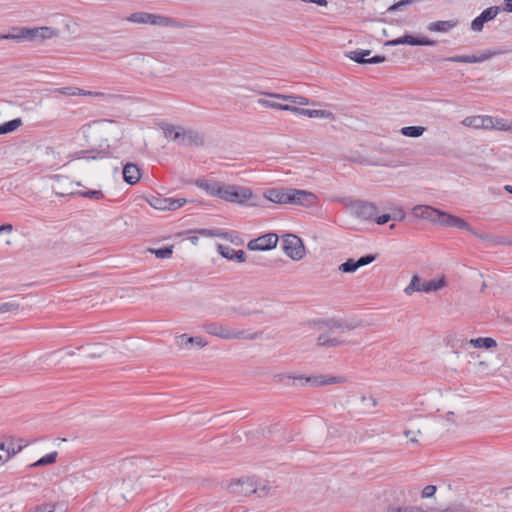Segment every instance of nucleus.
<instances>
[{"label":"nucleus","instance_id":"f257e3e1","mask_svg":"<svg viewBox=\"0 0 512 512\" xmlns=\"http://www.w3.org/2000/svg\"><path fill=\"white\" fill-rule=\"evenodd\" d=\"M13 33H7V40H15V41H43L45 39H50L57 35V31L52 27H13Z\"/></svg>","mask_w":512,"mask_h":512},{"label":"nucleus","instance_id":"f03ea898","mask_svg":"<svg viewBox=\"0 0 512 512\" xmlns=\"http://www.w3.org/2000/svg\"><path fill=\"white\" fill-rule=\"evenodd\" d=\"M204 331L210 335L224 340L249 339L254 340L259 337V333H250L246 330H235L220 322H205L202 326Z\"/></svg>","mask_w":512,"mask_h":512},{"label":"nucleus","instance_id":"7ed1b4c3","mask_svg":"<svg viewBox=\"0 0 512 512\" xmlns=\"http://www.w3.org/2000/svg\"><path fill=\"white\" fill-rule=\"evenodd\" d=\"M127 21L161 27L184 28L186 26L184 23L174 18L148 12L132 13L127 17Z\"/></svg>","mask_w":512,"mask_h":512},{"label":"nucleus","instance_id":"20e7f679","mask_svg":"<svg viewBox=\"0 0 512 512\" xmlns=\"http://www.w3.org/2000/svg\"><path fill=\"white\" fill-rule=\"evenodd\" d=\"M274 381L278 383H283L285 385L289 384V380L293 379L294 381H299L302 386L306 384H310L311 386H323L335 383H341L343 379L341 377H326L323 375L319 376H296L286 373L276 374L273 377Z\"/></svg>","mask_w":512,"mask_h":512},{"label":"nucleus","instance_id":"39448f33","mask_svg":"<svg viewBox=\"0 0 512 512\" xmlns=\"http://www.w3.org/2000/svg\"><path fill=\"white\" fill-rule=\"evenodd\" d=\"M252 195L253 193L250 188L223 184L219 198L231 203L243 204L250 200Z\"/></svg>","mask_w":512,"mask_h":512},{"label":"nucleus","instance_id":"423d86ee","mask_svg":"<svg viewBox=\"0 0 512 512\" xmlns=\"http://www.w3.org/2000/svg\"><path fill=\"white\" fill-rule=\"evenodd\" d=\"M282 249L288 257L295 261H299L305 256V246L302 240L293 234L283 236Z\"/></svg>","mask_w":512,"mask_h":512},{"label":"nucleus","instance_id":"0eeeda50","mask_svg":"<svg viewBox=\"0 0 512 512\" xmlns=\"http://www.w3.org/2000/svg\"><path fill=\"white\" fill-rule=\"evenodd\" d=\"M288 204L312 207L317 203V196L309 191L295 188L288 189Z\"/></svg>","mask_w":512,"mask_h":512},{"label":"nucleus","instance_id":"6e6552de","mask_svg":"<svg viewBox=\"0 0 512 512\" xmlns=\"http://www.w3.org/2000/svg\"><path fill=\"white\" fill-rule=\"evenodd\" d=\"M351 209L356 217L363 220H373L378 213V208L374 203L363 200L352 202Z\"/></svg>","mask_w":512,"mask_h":512},{"label":"nucleus","instance_id":"1a4fd4ad","mask_svg":"<svg viewBox=\"0 0 512 512\" xmlns=\"http://www.w3.org/2000/svg\"><path fill=\"white\" fill-rule=\"evenodd\" d=\"M278 240L279 238L277 234L267 233L265 235L250 240L247 244V248L249 250L259 251L271 250L276 247Z\"/></svg>","mask_w":512,"mask_h":512},{"label":"nucleus","instance_id":"9d476101","mask_svg":"<svg viewBox=\"0 0 512 512\" xmlns=\"http://www.w3.org/2000/svg\"><path fill=\"white\" fill-rule=\"evenodd\" d=\"M230 491L237 495L248 496L258 492V482L254 478L239 479L230 484Z\"/></svg>","mask_w":512,"mask_h":512},{"label":"nucleus","instance_id":"9b49d317","mask_svg":"<svg viewBox=\"0 0 512 512\" xmlns=\"http://www.w3.org/2000/svg\"><path fill=\"white\" fill-rule=\"evenodd\" d=\"M500 12L499 6H491L483 10L479 16L471 22V30L475 32H480L483 30L484 24L493 20L498 13Z\"/></svg>","mask_w":512,"mask_h":512},{"label":"nucleus","instance_id":"f8f14e48","mask_svg":"<svg viewBox=\"0 0 512 512\" xmlns=\"http://www.w3.org/2000/svg\"><path fill=\"white\" fill-rule=\"evenodd\" d=\"M392 45H412V46H436L437 41L429 39L425 36H414L405 34L402 37L391 41Z\"/></svg>","mask_w":512,"mask_h":512},{"label":"nucleus","instance_id":"ddd939ff","mask_svg":"<svg viewBox=\"0 0 512 512\" xmlns=\"http://www.w3.org/2000/svg\"><path fill=\"white\" fill-rule=\"evenodd\" d=\"M370 54L371 50L357 49L354 51H350L349 53L346 54V56L359 64H378L386 60V57L382 55H375L371 58H366Z\"/></svg>","mask_w":512,"mask_h":512},{"label":"nucleus","instance_id":"4468645a","mask_svg":"<svg viewBox=\"0 0 512 512\" xmlns=\"http://www.w3.org/2000/svg\"><path fill=\"white\" fill-rule=\"evenodd\" d=\"M497 55L496 51H485L479 55H456L444 58L445 61L456 63H480Z\"/></svg>","mask_w":512,"mask_h":512},{"label":"nucleus","instance_id":"2eb2a0df","mask_svg":"<svg viewBox=\"0 0 512 512\" xmlns=\"http://www.w3.org/2000/svg\"><path fill=\"white\" fill-rule=\"evenodd\" d=\"M287 111L292 112L294 114L307 116L309 118L334 119V114L327 110L306 109V108L297 107L295 105H288Z\"/></svg>","mask_w":512,"mask_h":512},{"label":"nucleus","instance_id":"dca6fc26","mask_svg":"<svg viewBox=\"0 0 512 512\" xmlns=\"http://www.w3.org/2000/svg\"><path fill=\"white\" fill-rule=\"evenodd\" d=\"M187 200L185 198H154L151 205L159 210H176L182 207Z\"/></svg>","mask_w":512,"mask_h":512},{"label":"nucleus","instance_id":"f3484780","mask_svg":"<svg viewBox=\"0 0 512 512\" xmlns=\"http://www.w3.org/2000/svg\"><path fill=\"white\" fill-rule=\"evenodd\" d=\"M195 185L210 196L218 197L221 193L222 183L215 180L197 179Z\"/></svg>","mask_w":512,"mask_h":512},{"label":"nucleus","instance_id":"a211bd4d","mask_svg":"<svg viewBox=\"0 0 512 512\" xmlns=\"http://www.w3.org/2000/svg\"><path fill=\"white\" fill-rule=\"evenodd\" d=\"M288 189L289 188H271L264 193V196L273 203L288 204Z\"/></svg>","mask_w":512,"mask_h":512},{"label":"nucleus","instance_id":"6ab92c4d","mask_svg":"<svg viewBox=\"0 0 512 512\" xmlns=\"http://www.w3.org/2000/svg\"><path fill=\"white\" fill-rule=\"evenodd\" d=\"M218 251L222 257L228 260H235L239 263L246 261V254L243 250H235L230 246L219 244Z\"/></svg>","mask_w":512,"mask_h":512},{"label":"nucleus","instance_id":"aec40b11","mask_svg":"<svg viewBox=\"0 0 512 512\" xmlns=\"http://www.w3.org/2000/svg\"><path fill=\"white\" fill-rule=\"evenodd\" d=\"M261 94L266 95L270 98L279 99L283 101H287L296 105L306 106L310 104V100L307 97L300 95H285L279 93H270V92H261Z\"/></svg>","mask_w":512,"mask_h":512},{"label":"nucleus","instance_id":"412c9836","mask_svg":"<svg viewBox=\"0 0 512 512\" xmlns=\"http://www.w3.org/2000/svg\"><path fill=\"white\" fill-rule=\"evenodd\" d=\"M439 210L428 205H418L413 208V214L422 219L429 220L431 222L437 221Z\"/></svg>","mask_w":512,"mask_h":512},{"label":"nucleus","instance_id":"4be33fe9","mask_svg":"<svg viewBox=\"0 0 512 512\" xmlns=\"http://www.w3.org/2000/svg\"><path fill=\"white\" fill-rule=\"evenodd\" d=\"M179 142L183 145H203L204 139L202 134L194 130H181Z\"/></svg>","mask_w":512,"mask_h":512},{"label":"nucleus","instance_id":"5701e85b","mask_svg":"<svg viewBox=\"0 0 512 512\" xmlns=\"http://www.w3.org/2000/svg\"><path fill=\"white\" fill-rule=\"evenodd\" d=\"M141 177L140 169L133 163H127L123 167V179L130 185L136 184Z\"/></svg>","mask_w":512,"mask_h":512},{"label":"nucleus","instance_id":"b1692460","mask_svg":"<svg viewBox=\"0 0 512 512\" xmlns=\"http://www.w3.org/2000/svg\"><path fill=\"white\" fill-rule=\"evenodd\" d=\"M458 24L457 20H444L436 21L428 24L427 29L431 32L446 33L456 27Z\"/></svg>","mask_w":512,"mask_h":512},{"label":"nucleus","instance_id":"393cba45","mask_svg":"<svg viewBox=\"0 0 512 512\" xmlns=\"http://www.w3.org/2000/svg\"><path fill=\"white\" fill-rule=\"evenodd\" d=\"M77 158H86L88 160L103 159L110 156V152L106 149L102 150H81L76 153Z\"/></svg>","mask_w":512,"mask_h":512},{"label":"nucleus","instance_id":"a878e982","mask_svg":"<svg viewBox=\"0 0 512 512\" xmlns=\"http://www.w3.org/2000/svg\"><path fill=\"white\" fill-rule=\"evenodd\" d=\"M343 344V341L328 334H320L317 338V345L320 347H336Z\"/></svg>","mask_w":512,"mask_h":512},{"label":"nucleus","instance_id":"bb28decb","mask_svg":"<svg viewBox=\"0 0 512 512\" xmlns=\"http://www.w3.org/2000/svg\"><path fill=\"white\" fill-rule=\"evenodd\" d=\"M81 92H82V94H81L82 96L97 97V98H100V99H102L103 101H105L107 103L111 102L114 99H118V98L122 97V96L116 95V94H110V93H105V92H96V91H88V90H84V89H81Z\"/></svg>","mask_w":512,"mask_h":512},{"label":"nucleus","instance_id":"cd10ccee","mask_svg":"<svg viewBox=\"0 0 512 512\" xmlns=\"http://www.w3.org/2000/svg\"><path fill=\"white\" fill-rule=\"evenodd\" d=\"M471 345H473L475 348H486L490 349L497 345L496 341L493 338L490 337H479L476 339H471L469 341Z\"/></svg>","mask_w":512,"mask_h":512},{"label":"nucleus","instance_id":"c85d7f7f","mask_svg":"<svg viewBox=\"0 0 512 512\" xmlns=\"http://www.w3.org/2000/svg\"><path fill=\"white\" fill-rule=\"evenodd\" d=\"M446 282L444 277L438 280H431L422 284L423 292L429 293L432 291H437L445 286Z\"/></svg>","mask_w":512,"mask_h":512},{"label":"nucleus","instance_id":"c756f323","mask_svg":"<svg viewBox=\"0 0 512 512\" xmlns=\"http://www.w3.org/2000/svg\"><path fill=\"white\" fill-rule=\"evenodd\" d=\"M425 128L422 126H406L401 129V134L406 137L417 138L423 135Z\"/></svg>","mask_w":512,"mask_h":512},{"label":"nucleus","instance_id":"7c9ffc66","mask_svg":"<svg viewBox=\"0 0 512 512\" xmlns=\"http://www.w3.org/2000/svg\"><path fill=\"white\" fill-rule=\"evenodd\" d=\"M330 330H344L351 329L352 327L346 325L341 319L331 318L322 322Z\"/></svg>","mask_w":512,"mask_h":512},{"label":"nucleus","instance_id":"2f4dec72","mask_svg":"<svg viewBox=\"0 0 512 512\" xmlns=\"http://www.w3.org/2000/svg\"><path fill=\"white\" fill-rule=\"evenodd\" d=\"M22 125V120L20 118H16L10 121H7L3 124H0V134L10 133Z\"/></svg>","mask_w":512,"mask_h":512},{"label":"nucleus","instance_id":"473e14b6","mask_svg":"<svg viewBox=\"0 0 512 512\" xmlns=\"http://www.w3.org/2000/svg\"><path fill=\"white\" fill-rule=\"evenodd\" d=\"M456 217L457 216H455V215H451L449 213H446V212H443V211L439 210L436 223H439V224H441L442 226H445V227H453L454 226V222L456 220Z\"/></svg>","mask_w":512,"mask_h":512},{"label":"nucleus","instance_id":"72a5a7b5","mask_svg":"<svg viewBox=\"0 0 512 512\" xmlns=\"http://www.w3.org/2000/svg\"><path fill=\"white\" fill-rule=\"evenodd\" d=\"M57 456H58V452L53 451V452L43 456L42 458H40L36 462L32 463L30 465V467H39V466H46V465L53 464V463L56 462Z\"/></svg>","mask_w":512,"mask_h":512},{"label":"nucleus","instance_id":"f704fd0d","mask_svg":"<svg viewBox=\"0 0 512 512\" xmlns=\"http://www.w3.org/2000/svg\"><path fill=\"white\" fill-rule=\"evenodd\" d=\"M422 284L418 275H414L409 285L404 289L406 295H412L413 292H423Z\"/></svg>","mask_w":512,"mask_h":512},{"label":"nucleus","instance_id":"c9c22d12","mask_svg":"<svg viewBox=\"0 0 512 512\" xmlns=\"http://www.w3.org/2000/svg\"><path fill=\"white\" fill-rule=\"evenodd\" d=\"M482 115H476V116H468L462 120V125L466 127H471L474 129H481L482 125Z\"/></svg>","mask_w":512,"mask_h":512},{"label":"nucleus","instance_id":"e433bc0d","mask_svg":"<svg viewBox=\"0 0 512 512\" xmlns=\"http://www.w3.org/2000/svg\"><path fill=\"white\" fill-rule=\"evenodd\" d=\"M257 103L266 108L283 110V111H287V106H288V104H280V103L272 102V101H269V100H266L263 98L258 99Z\"/></svg>","mask_w":512,"mask_h":512},{"label":"nucleus","instance_id":"4c0bfd02","mask_svg":"<svg viewBox=\"0 0 512 512\" xmlns=\"http://www.w3.org/2000/svg\"><path fill=\"white\" fill-rule=\"evenodd\" d=\"M339 271L343 273H354L358 268L356 266V262L353 258H349L345 262L339 265Z\"/></svg>","mask_w":512,"mask_h":512},{"label":"nucleus","instance_id":"58836bf2","mask_svg":"<svg viewBox=\"0 0 512 512\" xmlns=\"http://www.w3.org/2000/svg\"><path fill=\"white\" fill-rule=\"evenodd\" d=\"M76 194L81 197L90 198L94 200H100L104 198V194L101 190L78 191Z\"/></svg>","mask_w":512,"mask_h":512},{"label":"nucleus","instance_id":"ea45409f","mask_svg":"<svg viewBox=\"0 0 512 512\" xmlns=\"http://www.w3.org/2000/svg\"><path fill=\"white\" fill-rule=\"evenodd\" d=\"M181 340H186V344H196L199 347H205L208 343L202 337H188L186 334H182L178 337Z\"/></svg>","mask_w":512,"mask_h":512},{"label":"nucleus","instance_id":"a19ab883","mask_svg":"<svg viewBox=\"0 0 512 512\" xmlns=\"http://www.w3.org/2000/svg\"><path fill=\"white\" fill-rule=\"evenodd\" d=\"M181 128L179 130H176V128L172 125H168L166 128H164V134L167 138H170L174 141H179L181 137Z\"/></svg>","mask_w":512,"mask_h":512},{"label":"nucleus","instance_id":"79ce46f5","mask_svg":"<svg viewBox=\"0 0 512 512\" xmlns=\"http://www.w3.org/2000/svg\"><path fill=\"white\" fill-rule=\"evenodd\" d=\"M151 252L154 253L157 258L166 259L172 256L173 250L172 247H163L151 250Z\"/></svg>","mask_w":512,"mask_h":512},{"label":"nucleus","instance_id":"37998d69","mask_svg":"<svg viewBox=\"0 0 512 512\" xmlns=\"http://www.w3.org/2000/svg\"><path fill=\"white\" fill-rule=\"evenodd\" d=\"M453 227H456L458 229L465 230L472 234L477 235L476 232L474 231V229L471 227V225L469 223H467L464 219H462L458 216L456 217Z\"/></svg>","mask_w":512,"mask_h":512},{"label":"nucleus","instance_id":"c03bdc74","mask_svg":"<svg viewBox=\"0 0 512 512\" xmlns=\"http://www.w3.org/2000/svg\"><path fill=\"white\" fill-rule=\"evenodd\" d=\"M55 92L69 96H76L82 94L81 89L77 87H61L57 88Z\"/></svg>","mask_w":512,"mask_h":512},{"label":"nucleus","instance_id":"a18cd8bd","mask_svg":"<svg viewBox=\"0 0 512 512\" xmlns=\"http://www.w3.org/2000/svg\"><path fill=\"white\" fill-rule=\"evenodd\" d=\"M376 260V255L374 254H367L362 257H360L358 260H355L357 268L366 266Z\"/></svg>","mask_w":512,"mask_h":512},{"label":"nucleus","instance_id":"49530a36","mask_svg":"<svg viewBox=\"0 0 512 512\" xmlns=\"http://www.w3.org/2000/svg\"><path fill=\"white\" fill-rule=\"evenodd\" d=\"M19 308V304L15 302H5L0 304V313L15 311Z\"/></svg>","mask_w":512,"mask_h":512},{"label":"nucleus","instance_id":"de8ad7c7","mask_svg":"<svg viewBox=\"0 0 512 512\" xmlns=\"http://www.w3.org/2000/svg\"><path fill=\"white\" fill-rule=\"evenodd\" d=\"M482 120L481 129H494L495 121L492 116L482 115Z\"/></svg>","mask_w":512,"mask_h":512},{"label":"nucleus","instance_id":"09e8293b","mask_svg":"<svg viewBox=\"0 0 512 512\" xmlns=\"http://www.w3.org/2000/svg\"><path fill=\"white\" fill-rule=\"evenodd\" d=\"M391 220L403 221L406 217V213L402 208H396L390 213Z\"/></svg>","mask_w":512,"mask_h":512},{"label":"nucleus","instance_id":"8fccbe9b","mask_svg":"<svg viewBox=\"0 0 512 512\" xmlns=\"http://www.w3.org/2000/svg\"><path fill=\"white\" fill-rule=\"evenodd\" d=\"M195 232L204 237H216L221 235L219 230L215 229H197Z\"/></svg>","mask_w":512,"mask_h":512},{"label":"nucleus","instance_id":"3c124183","mask_svg":"<svg viewBox=\"0 0 512 512\" xmlns=\"http://www.w3.org/2000/svg\"><path fill=\"white\" fill-rule=\"evenodd\" d=\"M436 493V486L434 485H427L422 490V497L423 498H429L432 497Z\"/></svg>","mask_w":512,"mask_h":512},{"label":"nucleus","instance_id":"603ef678","mask_svg":"<svg viewBox=\"0 0 512 512\" xmlns=\"http://www.w3.org/2000/svg\"><path fill=\"white\" fill-rule=\"evenodd\" d=\"M373 220H375V222L379 225H384V224L388 223L389 221H391L390 213L383 214L380 216L376 215L375 218H373Z\"/></svg>","mask_w":512,"mask_h":512},{"label":"nucleus","instance_id":"864d4df0","mask_svg":"<svg viewBox=\"0 0 512 512\" xmlns=\"http://www.w3.org/2000/svg\"><path fill=\"white\" fill-rule=\"evenodd\" d=\"M494 121H495V126L494 128L496 129H499V130H504V131H507V130H511L512 128L510 126H508L505 121L503 119H498V118H494Z\"/></svg>","mask_w":512,"mask_h":512},{"label":"nucleus","instance_id":"5fc2aeb1","mask_svg":"<svg viewBox=\"0 0 512 512\" xmlns=\"http://www.w3.org/2000/svg\"><path fill=\"white\" fill-rule=\"evenodd\" d=\"M38 512H54L55 506L51 503H45L36 507Z\"/></svg>","mask_w":512,"mask_h":512},{"label":"nucleus","instance_id":"6e6d98bb","mask_svg":"<svg viewBox=\"0 0 512 512\" xmlns=\"http://www.w3.org/2000/svg\"><path fill=\"white\" fill-rule=\"evenodd\" d=\"M269 490H270L269 485H267V484L259 485L258 484V492L256 494H258L260 497H264V496L268 495Z\"/></svg>","mask_w":512,"mask_h":512},{"label":"nucleus","instance_id":"4d7b16f0","mask_svg":"<svg viewBox=\"0 0 512 512\" xmlns=\"http://www.w3.org/2000/svg\"><path fill=\"white\" fill-rule=\"evenodd\" d=\"M503 10L508 13H512V0H504Z\"/></svg>","mask_w":512,"mask_h":512},{"label":"nucleus","instance_id":"13d9d810","mask_svg":"<svg viewBox=\"0 0 512 512\" xmlns=\"http://www.w3.org/2000/svg\"><path fill=\"white\" fill-rule=\"evenodd\" d=\"M11 458L10 449H7V454L2 455L0 454V466L3 465L6 461H8Z\"/></svg>","mask_w":512,"mask_h":512},{"label":"nucleus","instance_id":"bf43d9fd","mask_svg":"<svg viewBox=\"0 0 512 512\" xmlns=\"http://www.w3.org/2000/svg\"><path fill=\"white\" fill-rule=\"evenodd\" d=\"M12 229H13V226L11 224L0 225V234L3 232H11Z\"/></svg>","mask_w":512,"mask_h":512},{"label":"nucleus","instance_id":"052dcab7","mask_svg":"<svg viewBox=\"0 0 512 512\" xmlns=\"http://www.w3.org/2000/svg\"><path fill=\"white\" fill-rule=\"evenodd\" d=\"M23 447H24L23 445H19L17 448H15L14 446L8 447V448L10 449L11 456H13V455L17 454L18 452H20Z\"/></svg>","mask_w":512,"mask_h":512},{"label":"nucleus","instance_id":"680f3d73","mask_svg":"<svg viewBox=\"0 0 512 512\" xmlns=\"http://www.w3.org/2000/svg\"><path fill=\"white\" fill-rule=\"evenodd\" d=\"M396 512H413V507H399Z\"/></svg>","mask_w":512,"mask_h":512},{"label":"nucleus","instance_id":"e2e57ef3","mask_svg":"<svg viewBox=\"0 0 512 512\" xmlns=\"http://www.w3.org/2000/svg\"><path fill=\"white\" fill-rule=\"evenodd\" d=\"M177 344L181 348H187L189 344H186V340H181L178 338Z\"/></svg>","mask_w":512,"mask_h":512},{"label":"nucleus","instance_id":"0e129e2a","mask_svg":"<svg viewBox=\"0 0 512 512\" xmlns=\"http://www.w3.org/2000/svg\"><path fill=\"white\" fill-rule=\"evenodd\" d=\"M158 508L156 506L149 507L146 512H157Z\"/></svg>","mask_w":512,"mask_h":512},{"label":"nucleus","instance_id":"69168bd1","mask_svg":"<svg viewBox=\"0 0 512 512\" xmlns=\"http://www.w3.org/2000/svg\"><path fill=\"white\" fill-rule=\"evenodd\" d=\"M7 449H8V448H6V447H5V444H4L3 442H1V443H0V450L4 451V452H5V454H7Z\"/></svg>","mask_w":512,"mask_h":512},{"label":"nucleus","instance_id":"338daca9","mask_svg":"<svg viewBox=\"0 0 512 512\" xmlns=\"http://www.w3.org/2000/svg\"><path fill=\"white\" fill-rule=\"evenodd\" d=\"M190 241H191L193 244H196V243L198 242V237H196V236L190 237Z\"/></svg>","mask_w":512,"mask_h":512},{"label":"nucleus","instance_id":"774afa93","mask_svg":"<svg viewBox=\"0 0 512 512\" xmlns=\"http://www.w3.org/2000/svg\"><path fill=\"white\" fill-rule=\"evenodd\" d=\"M505 190L512 194V186L511 185H506Z\"/></svg>","mask_w":512,"mask_h":512}]
</instances>
